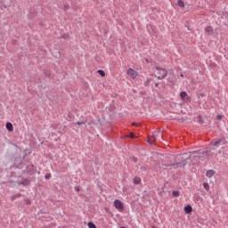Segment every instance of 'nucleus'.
Listing matches in <instances>:
<instances>
[{
    "instance_id": "f3484780",
    "label": "nucleus",
    "mask_w": 228,
    "mask_h": 228,
    "mask_svg": "<svg viewBox=\"0 0 228 228\" xmlns=\"http://www.w3.org/2000/svg\"><path fill=\"white\" fill-rule=\"evenodd\" d=\"M222 117H223L222 115H217L216 116V120H222Z\"/></svg>"
},
{
    "instance_id": "423d86ee",
    "label": "nucleus",
    "mask_w": 228,
    "mask_h": 228,
    "mask_svg": "<svg viewBox=\"0 0 228 228\" xmlns=\"http://www.w3.org/2000/svg\"><path fill=\"white\" fill-rule=\"evenodd\" d=\"M6 129L8 131H13V125L10 122L6 123Z\"/></svg>"
},
{
    "instance_id": "412c9836",
    "label": "nucleus",
    "mask_w": 228,
    "mask_h": 228,
    "mask_svg": "<svg viewBox=\"0 0 228 228\" xmlns=\"http://www.w3.org/2000/svg\"><path fill=\"white\" fill-rule=\"evenodd\" d=\"M133 126H138V123H134Z\"/></svg>"
},
{
    "instance_id": "b1692460",
    "label": "nucleus",
    "mask_w": 228,
    "mask_h": 228,
    "mask_svg": "<svg viewBox=\"0 0 228 228\" xmlns=\"http://www.w3.org/2000/svg\"><path fill=\"white\" fill-rule=\"evenodd\" d=\"M146 62L149 63V60L146 59Z\"/></svg>"
},
{
    "instance_id": "4468645a",
    "label": "nucleus",
    "mask_w": 228,
    "mask_h": 228,
    "mask_svg": "<svg viewBox=\"0 0 228 228\" xmlns=\"http://www.w3.org/2000/svg\"><path fill=\"white\" fill-rule=\"evenodd\" d=\"M203 187L205 188V190H207V191H209V183H204Z\"/></svg>"
},
{
    "instance_id": "a211bd4d",
    "label": "nucleus",
    "mask_w": 228,
    "mask_h": 228,
    "mask_svg": "<svg viewBox=\"0 0 228 228\" xmlns=\"http://www.w3.org/2000/svg\"><path fill=\"white\" fill-rule=\"evenodd\" d=\"M51 177V175H45V179H49Z\"/></svg>"
},
{
    "instance_id": "9b49d317",
    "label": "nucleus",
    "mask_w": 228,
    "mask_h": 228,
    "mask_svg": "<svg viewBox=\"0 0 228 228\" xmlns=\"http://www.w3.org/2000/svg\"><path fill=\"white\" fill-rule=\"evenodd\" d=\"M134 184H140V183H142V179L140 177H134Z\"/></svg>"
},
{
    "instance_id": "4be33fe9",
    "label": "nucleus",
    "mask_w": 228,
    "mask_h": 228,
    "mask_svg": "<svg viewBox=\"0 0 228 228\" xmlns=\"http://www.w3.org/2000/svg\"><path fill=\"white\" fill-rule=\"evenodd\" d=\"M181 76V77H184V75L183 74H182V75H180Z\"/></svg>"
},
{
    "instance_id": "f8f14e48",
    "label": "nucleus",
    "mask_w": 228,
    "mask_h": 228,
    "mask_svg": "<svg viewBox=\"0 0 228 228\" xmlns=\"http://www.w3.org/2000/svg\"><path fill=\"white\" fill-rule=\"evenodd\" d=\"M205 31L207 32V33H213V27H211V26H208V27H207L206 28H205Z\"/></svg>"
},
{
    "instance_id": "f257e3e1",
    "label": "nucleus",
    "mask_w": 228,
    "mask_h": 228,
    "mask_svg": "<svg viewBox=\"0 0 228 228\" xmlns=\"http://www.w3.org/2000/svg\"><path fill=\"white\" fill-rule=\"evenodd\" d=\"M161 140H163V133H161V130H157L153 133L152 136L148 138V142L152 144L154 142H160Z\"/></svg>"
},
{
    "instance_id": "9d476101",
    "label": "nucleus",
    "mask_w": 228,
    "mask_h": 228,
    "mask_svg": "<svg viewBox=\"0 0 228 228\" xmlns=\"http://www.w3.org/2000/svg\"><path fill=\"white\" fill-rule=\"evenodd\" d=\"M188 96V94L186 92H181L180 93V97L182 100L186 99V97Z\"/></svg>"
},
{
    "instance_id": "dca6fc26",
    "label": "nucleus",
    "mask_w": 228,
    "mask_h": 228,
    "mask_svg": "<svg viewBox=\"0 0 228 228\" xmlns=\"http://www.w3.org/2000/svg\"><path fill=\"white\" fill-rule=\"evenodd\" d=\"M76 124L77 126H83V124H86V120H85V121H77Z\"/></svg>"
},
{
    "instance_id": "1a4fd4ad",
    "label": "nucleus",
    "mask_w": 228,
    "mask_h": 228,
    "mask_svg": "<svg viewBox=\"0 0 228 228\" xmlns=\"http://www.w3.org/2000/svg\"><path fill=\"white\" fill-rule=\"evenodd\" d=\"M206 175H207V177H212L215 175V172L213 170H208V171H207Z\"/></svg>"
},
{
    "instance_id": "39448f33",
    "label": "nucleus",
    "mask_w": 228,
    "mask_h": 228,
    "mask_svg": "<svg viewBox=\"0 0 228 228\" xmlns=\"http://www.w3.org/2000/svg\"><path fill=\"white\" fill-rule=\"evenodd\" d=\"M220 143H223V145H225V138L219 139L217 141H213L211 142L212 145L216 147L217 145H220Z\"/></svg>"
},
{
    "instance_id": "aec40b11",
    "label": "nucleus",
    "mask_w": 228,
    "mask_h": 228,
    "mask_svg": "<svg viewBox=\"0 0 228 228\" xmlns=\"http://www.w3.org/2000/svg\"><path fill=\"white\" fill-rule=\"evenodd\" d=\"M27 204H28V205L31 204V200H28Z\"/></svg>"
},
{
    "instance_id": "6e6552de",
    "label": "nucleus",
    "mask_w": 228,
    "mask_h": 228,
    "mask_svg": "<svg viewBox=\"0 0 228 228\" xmlns=\"http://www.w3.org/2000/svg\"><path fill=\"white\" fill-rule=\"evenodd\" d=\"M177 4L180 8H184V6H185L184 1H183V0H178Z\"/></svg>"
},
{
    "instance_id": "2eb2a0df",
    "label": "nucleus",
    "mask_w": 228,
    "mask_h": 228,
    "mask_svg": "<svg viewBox=\"0 0 228 228\" xmlns=\"http://www.w3.org/2000/svg\"><path fill=\"white\" fill-rule=\"evenodd\" d=\"M173 195L174 197H179V195H181V192L179 191H174Z\"/></svg>"
},
{
    "instance_id": "7ed1b4c3",
    "label": "nucleus",
    "mask_w": 228,
    "mask_h": 228,
    "mask_svg": "<svg viewBox=\"0 0 228 228\" xmlns=\"http://www.w3.org/2000/svg\"><path fill=\"white\" fill-rule=\"evenodd\" d=\"M113 205L118 211H124V204L122 201H120V200H115Z\"/></svg>"
},
{
    "instance_id": "20e7f679",
    "label": "nucleus",
    "mask_w": 228,
    "mask_h": 228,
    "mask_svg": "<svg viewBox=\"0 0 228 228\" xmlns=\"http://www.w3.org/2000/svg\"><path fill=\"white\" fill-rule=\"evenodd\" d=\"M126 74L131 77V79H136V77H138V72L131 68L127 69Z\"/></svg>"
},
{
    "instance_id": "5701e85b",
    "label": "nucleus",
    "mask_w": 228,
    "mask_h": 228,
    "mask_svg": "<svg viewBox=\"0 0 228 228\" xmlns=\"http://www.w3.org/2000/svg\"><path fill=\"white\" fill-rule=\"evenodd\" d=\"M155 86H159V84L157 83V84H155Z\"/></svg>"
},
{
    "instance_id": "0eeeda50",
    "label": "nucleus",
    "mask_w": 228,
    "mask_h": 228,
    "mask_svg": "<svg viewBox=\"0 0 228 228\" xmlns=\"http://www.w3.org/2000/svg\"><path fill=\"white\" fill-rule=\"evenodd\" d=\"M184 211L185 213L189 214V213H191V211H193V208H191V206H186L184 208Z\"/></svg>"
},
{
    "instance_id": "ddd939ff",
    "label": "nucleus",
    "mask_w": 228,
    "mask_h": 228,
    "mask_svg": "<svg viewBox=\"0 0 228 228\" xmlns=\"http://www.w3.org/2000/svg\"><path fill=\"white\" fill-rule=\"evenodd\" d=\"M98 74H100V76H102V77H104V76H106V73L102 69H99Z\"/></svg>"
},
{
    "instance_id": "6ab92c4d",
    "label": "nucleus",
    "mask_w": 228,
    "mask_h": 228,
    "mask_svg": "<svg viewBox=\"0 0 228 228\" xmlns=\"http://www.w3.org/2000/svg\"><path fill=\"white\" fill-rule=\"evenodd\" d=\"M130 137H131V138H134V134H133V133L130 134Z\"/></svg>"
},
{
    "instance_id": "f03ea898",
    "label": "nucleus",
    "mask_w": 228,
    "mask_h": 228,
    "mask_svg": "<svg viewBox=\"0 0 228 228\" xmlns=\"http://www.w3.org/2000/svg\"><path fill=\"white\" fill-rule=\"evenodd\" d=\"M158 79H165L167 77V69L156 67Z\"/></svg>"
}]
</instances>
